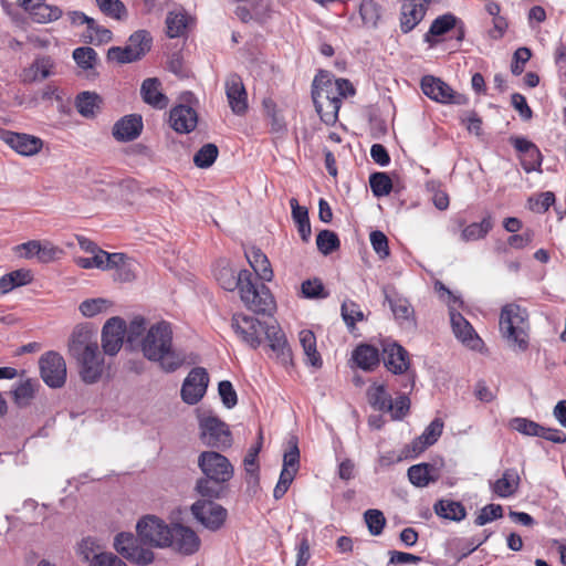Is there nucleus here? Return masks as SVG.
Returning <instances> with one entry per match:
<instances>
[{
  "instance_id": "obj_40",
  "label": "nucleus",
  "mask_w": 566,
  "mask_h": 566,
  "mask_svg": "<svg viewBox=\"0 0 566 566\" xmlns=\"http://www.w3.org/2000/svg\"><path fill=\"white\" fill-rule=\"evenodd\" d=\"M300 343L306 356V363L315 368L322 366V358L316 349V337L312 331L303 329L298 334Z\"/></svg>"
},
{
  "instance_id": "obj_50",
  "label": "nucleus",
  "mask_w": 566,
  "mask_h": 566,
  "mask_svg": "<svg viewBox=\"0 0 566 566\" xmlns=\"http://www.w3.org/2000/svg\"><path fill=\"white\" fill-rule=\"evenodd\" d=\"M146 331V321L144 317L137 316L134 317L128 326L126 325V344L132 349L139 348V342L145 336Z\"/></svg>"
},
{
  "instance_id": "obj_33",
  "label": "nucleus",
  "mask_w": 566,
  "mask_h": 566,
  "mask_svg": "<svg viewBox=\"0 0 566 566\" xmlns=\"http://www.w3.org/2000/svg\"><path fill=\"white\" fill-rule=\"evenodd\" d=\"M245 256L255 274L263 281H271L273 271L266 255L256 248L250 249L245 252Z\"/></svg>"
},
{
  "instance_id": "obj_5",
  "label": "nucleus",
  "mask_w": 566,
  "mask_h": 566,
  "mask_svg": "<svg viewBox=\"0 0 566 566\" xmlns=\"http://www.w3.org/2000/svg\"><path fill=\"white\" fill-rule=\"evenodd\" d=\"M239 293L247 308L256 314L272 315L275 310L270 289L263 283L255 284L253 273L249 270H243V285Z\"/></svg>"
},
{
  "instance_id": "obj_30",
  "label": "nucleus",
  "mask_w": 566,
  "mask_h": 566,
  "mask_svg": "<svg viewBox=\"0 0 566 566\" xmlns=\"http://www.w3.org/2000/svg\"><path fill=\"white\" fill-rule=\"evenodd\" d=\"M520 475L515 469H506L502 476L492 484V491L500 497L514 495L520 486Z\"/></svg>"
},
{
  "instance_id": "obj_52",
  "label": "nucleus",
  "mask_w": 566,
  "mask_h": 566,
  "mask_svg": "<svg viewBox=\"0 0 566 566\" xmlns=\"http://www.w3.org/2000/svg\"><path fill=\"white\" fill-rule=\"evenodd\" d=\"M96 4L101 12L111 19L120 21L127 15L126 8L119 0H96Z\"/></svg>"
},
{
  "instance_id": "obj_59",
  "label": "nucleus",
  "mask_w": 566,
  "mask_h": 566,
  "mask_svg": "<svg viewBox=\"0 0 566 566\" xmlns=\"http://www.w3.org/2000/svg\"><path fill=\"white\" fill-rule=\"evenodd\" d=\"M386 301L389 302L390 308L398 321H410L413 315V308L406 298H390L386 295Z\"/></svg>"
},
{
  "instance_id": "obj_45",
  "label": "nucleus",
  "mask_w": 566,
  "mask_h": 566,
  "mask_svg": "<svg viewBox=\"0 0 566 566\" xmlns=\"http://www.w3.org/2000/svg\"><path fill=\"white\" fill-rule=\"evenodd\" d=\"M101 97L96 93L82 92L76 97V109L84 117H94L99 108Z\"/></svg>"
},
{
  "instance_id": "obj_27",
  "label": "nucleus",
  "mask_w": 566,
  "mask_h": 566,
  "mask_svg": "<svg viewBox=\"0 0 566 566\" xmlns=\"http://www.w3.org/2000/svg\"><path fill=\"white\" fill-rule=\"evenodd\" d=\"M140 94L145 103L163 109L168 105V97L161 92V83L156 77L146 78L140 87Z\"/></svg>"
},
{
  "instance_id": "obj_64",
  "label": "nucleus",
  "mask_w": 566,
  "mask_h": 566,
  "mask_svg": "<svg viewBox=\"0 0 566 566\" xmlns=\"http://www.w3.org/2000/svg\"><path fill=\"white\" fill-rule=\"evenodd\" d=\"M301 290L303 296L306 298H325L328 296L322 281L318 279L304 281L301 285Z\"/></svg>"
},
{
  "instance_id": "obj_44",
  "label": "nucleus",
  "mask_w": 566,
  "mask_h": 566,
  "mask_svg": "<svg viewBox=\"0 0 566 566\" xmlns=\"http://www.w3.org/2000/svg\"><path fill=\"white\" fill-rule=\"evenodd\" d=\"M459 19L452 13H446L443 15L438 17L431 23V27L428 33L424 35V40L428 43H431V36H439L446 34L451 29L458 25Z\"/></svg>"
},
{
  "instance_id": "obj_9",
  "label": "nucleus",
  "mask_w": 566,
  "mask_h": 566,
  "mask_svg": "<svg viewBox=\"0 0 566 566\" xmlns=\"http://www.w3.org/2000/svg\"><path fill=\"white\" fill-rule=\"evenodd\" d=\"M40 375L50 388H61L66 381V364L56 352H48L39 359Z\"/></svg>"
},
{
  "instance_id": "obj_53",
  "label": "nucleus",
  "mask_w": 566,
  "mask_h": 566,
  "mask_svg": "<svg viewBox=\"0 0 566 566\" xmlns=\"http://www.w3.org/2000/svg\"><path fill=\"white\" fill-rule=\"evenodd\" d=\"M219 155L217 145L209 143L203 145L193 156V164L198 168H209Z\"/></svg>"
},
{
  "instance_id": "obj_47",
  "label": "nucleus",
  "mask_w": 566,
  "mask_h": 566,
  "mask_svg": "<svg viewBox=\"0 0 566 566\" xmlns=\"http://www.w3.org/2000/svg\"><path fill=\"white\" fill-rule=\"evenodd\" d=\"M189 17L184 11H170L166 18L167 35L171 39L181 36L188 25Z\"/></svg>"
},
{
  "instance_id": "obj_61",
  "label": "nucleus",
  "mask_w": 566,
  "mask_h": 566,
  "mask_svg": "<svg viewBox=\"0 0 566 566\" xmlns=\"http://www.w3.org/2000/svg\"><path fill=\"white\" fill-rule=\"evenodd\" d=\"M364 517L370 534L375 536L380 535L386 524L382 512L370 509L365 512Z\"/></svg>"
},
{
  "instance_id": "obj_60",
  "label": "nucleus",
  "mask_w": 566,
  "mask_h": 566,
  "mask_svg": "<svg viewBox=\"0 0 566 566\" xmlns=\"http://www.w3.org/2000/svg\"><path fill=\"white\" fill-rule=\"evenodd\" d=\"M73 59L80 67L88 70L94 67L97 53L90 46H81L73 51Z\"/></svg>"
},
{
  "instance_id": "obj_4",
  "label": "nucleus",
  "mask_w": 566,
  "mask_h": 566,
  "mask_svg": "<svg viewBox=\"0 0 566 566\" xmlns=\"http://www.w3.org/2000/svg\"><path fill=\"white\" fill-rule=\"evenodd\" d=\"M500 333L514 352L528 348L530 322L526 308L515 303L506 304L500 314Z\"/></svg>"
},
{
  "instance_id": "obj_18",
  "label": "nucleus",
  "mask_w": 566,
  "mask_h": 566,
  "mask_svg": "<svg viewBox=\"0 0 566 566\" xmlns=\"http://www.w3.org/2000/svg\"><path fill=\"white\" fill-rule=\"evenodd\" d=\"M264 335L269 342V347L273 357L282 365L292 363V350L287 345L284 333L274 325L266 326Z\"/></svg>"
},
{
  "instance_id": "obj_49",
  "label": "nucleus",
  "mask_w": 566,
  "mask_h": 566,
  "mask_svg": "<svg viewBox=\"0 0 566 566\" xmlns=\"http://www.w3.org/2000/svg\"><path fill=\"white\" fill-rule=\"evenodd\" d=\"M115 259H119V256L112 255V253H108L106 251H97L96 254H93L92 258H77L75 260L76 264L82 269H101V270H108L109 262L114 263Z\"/></svg>"
},
{
  "instance_id": "obj_15",
  "label": "nucleus",
  "mask_w": 566,
  "mask_h": 566,
  "mask_svg": "<svg viewBox=\"0 0 566 566\" xmlns=\"http://www.w3.org/2000/svg\"><path fill=\"white\" fill-rule=\"evenodd\" d=\"M421 90L426 96L439 103H463V96L455 94L453 90L438 77L426 75L421 80Z\"/></svg>"
},
{
  "instance_id": "obj_51",
  "label": "nucleus",
  "mask_w": 566,
  "mask_h": 566,
  "mask_svg": "<svg viewBox=\"0 0 566 566\" xmlns=\"http://www.w3.org/2000/svg\"><path fill=\"white\" fill-rule=\"evenodd\" d=\"M433 467L428 463H420L408 469V479L410 483L418 488H424L436 479L431 475Z\"/></svg>"
},
{
  "instance_id": "obj_39",
  "label": "nucleus",
  "mask_w": 566,
  "mask_h": 566,
  "mask_svg": "<svg viewBox=\"0 0 566 566\" xmlns=\"http://www.w3.org/2000/svg\"><path fill=\"white\" fill-rule=\"evenodd\" d=\"M290 206L292 209V218L297 226L298 233L302 240L307 242L312 234L307 208L300 206L295 198L290 199Z\"/></svg>"
},
{
  "instance_id": "obj_21",
  "label": "nucleus",
  "mask_w": 566,
  "mask_h": 566,
  "mask_svg": "<svg viewBox=\"0 0 566 566\" xmlns=\"http://www.w3.org/2000/svg\"><path fill=\"white\" fill-rule=\"evenodd\" d=\"M76 361L80 365V375L84 382L94 384L101 378L103 373V358L98 353V348L76 358Z\"/></svg>"
},
{
  "instance_id": "obj_12",
  "label": "nucleus",
  "mask_w": 566,
  "mask_h": 566,
  "mask_svg": "<svg viewBox=\"0 0 566 566\" xmlns=\"http://www.w3.org/2000/svg\"><path fill=\"white\" fill-rule=\"evenodd\" d=\"M231 326L242 340L252 348H258L261 345V335L266 329V326L259 319L243 314H234Z\"/></svg>"
},
{
  "instance_id": "obj_43",
  "label": "nucleus",
  "mask_w": 566,
  "mask_h": 566,
  "mask_svg": "<svg viewBox=\"0 0 566 566\" xmlns=\"http://www.w3.org/2000/svg\"><path fill=\"white\" fill-rule=\"evenodd\" d=\"M367 399L369 405L378 411L392 409V400L384 385H373L367 390Z\"/></svg>"
},
{
  "instance_id": "obj_25",
  "label": "nucleus",
  "mask_w": 566,
  "mask_h": 566,
  "mask_svg": "<svg viewBox=\"0 0 566 566\" xmlns=\"http://www.w3.org/2000/svg\"><path fill=\"white\" fill-rule=\"evenodd\" d=\"M97 347L93 334L83 327H76L69 340V353L75 359L93 349H97Z\"/></svg>"
},
{
  "instance_id": "obj_3",
  "label": "nucleus",
  "mask_w": 566,
  "mask_h": 566,
  "mask_svg": "<svg viewBox=\"0 0 566 566\" xmlns=\"http://www.w3.org/2000/svg\"><path fill=\"white\" fill-rule=\"evenodd\" d=\"M355 88L345 78H333L321 72L313 81L312 97L315 109L326 125H334L338 118L342 98L354 95Z\"/></svg>"
},
{
  "instance_id": "obj_7",
  "label": "nucleus",
  "mask_w": 566,
  "mask_h": 566,
  "mask_svg": "<svg viewBox=\"0 0 566 566\" xmlns=\"http://www.w3.org/2000/svg\"><path fill=\"white\" fill-rule=\"evenodd\" d=\"M199 429L201 441L210 448L227 449L231 446V432L226 422L216 416H200Z\"/></svg>"
},
{
  "instance_id": "obj_11",
  "label": "nucleus",
  "mask_w": 566,
  "mask_h": 566,
  "mask_svg": "<svg viewBox=\"0 0 566 566\" xmlns=\"http://www.w3.org/2000/svg\"><path fill=\"white\" fill-rule=\"evenodd\" d=\"M198 467L205 478L230 481L234 474L231 462L223 454L216 451H203L198 457Z\"/></svg>"
},
{
  "instance_id": "obj_62",
  "label": "nucleus",
  "mask_w": 566,
  "mask_h": 566,
  "mask_svg": "<svg viewBox=\"0 0 566 566\" xmlns=\"http://www.w3.org/2000/svg\"><path fill=\"white\" fill-rule=\"evenodd\" d=\"M503 516V507L500 504H488L483 506L474 520L475 525L483 526Z\"/></svg>"
},
{
  "instance_id": "obj_36",
  "label": "nucleus",
  "mask_w": 566,
  "mask_h": 566,
  "mask_svg": "<svg viewBox=\"0 0 566 566\" xmlns=\"http://www.w3.org/2000/svg\"><path fill=\"white\" fill-rule=\"evenodd\" d=\"M33 275L30 270L19 269L0 277V294H7L13 289L31 283Z\"/></svg>"
},
{
  "instance_id": "obj_38",
  "label": "nucleus",
  "mask_w": 566,
  "mask_h": 566,
  "mask_svg": "<svg viewBox=\"0 0 566 566\" xmlns=\"http://www.w3.org/2000/svg\"><path fill=\"white\" fill-rule=\"evenodd\" d=\"M216 280L227 291L241 290L243 285V270L235 273L229 265H222L214 272Z\"/></svg>"
},
{
  "instance_id": "obj_24",
  "label": "nucleus",
  "mask_w": 566,
  "mask_h": 566,
  "mask_svg": "<svg viewBox=\"0 0 566 566\" xmlns=\"http://www.w3.org/2000/svg\"><path fill=\"white\" fill-rule=\"evenodd\" d=\"M143 130V118L138 114L126 115L113 127V136L118 142L136 139Z\"/></svg>"
},
{
  "instance_id": "obj_32",
  "label": "nucleus",
  "mask_w": 566,
  "mask_h": 566,
  "mask_svg": "<svg viewBox=\"0 0 566 566\" xmlns=\"http://www.w3.org/2000/svg\"><path fill=\"white\" fill-rule=\"evenodd\" d=\"M352 357L357 366L366 371H371L379 365L378 349L371 345L357 346Z\"/></svg>"
},
{
  "instance_id": "obj_63",
  "label": "nucleus",
  "mask_w": 566,
  "mask_h": 566,
  "mask_svg": "<svg viewBox=\"0 0 566 566\" xmlns=\"http://www.w3.org/2000/svg\"><path fill=\"white\" fill-rule=\"evenodd\" d=\"M342 316L349 328H354L356 322H360L364 319V314L360 311L359 306L352 301H345L342 304Z\"/></svg>"
},
{
  "instance_id": "obj_35",
  "label": "nucleus",
  "mask_w": 566,
  "mask_h": 566,
  "mask_svg": "<svg viewBox=\"0 0 566 566\" xmlns=\"http://www.w3.org/2000/svg\"><path fill=\"white\" fill-rule=\"evenodd\" d=\"M55 63L50 56L38 57L30 66L29 70L24 71L23 81L33 82L36 80H45L46 77L54 74Z\"/></svg>"
},
{
  "instance_id": "obj_26",
  "label": "nucleus",
  "mask_w": 566,
  "mask_h": 566,
  "mask_svg": "<svg viewBox=\"0 0 566 566\" xmlns=\"http://www.w3.org/2000/svg\"><path fill=\"white\" fill-rule=\"evenodd\" d=\"M442 430L443 421L440 418L433 419L422 434L411 442L410 448L413 455L420 454L428 447L434 444L442 434Z\"/></svg>"
},
{
  "instance_id": "obj_16",
  "label": "nucleus",
  "mask_w": 566,
  "mask_h": 566,
  "mask_svg": "<svg viewBox=\"0 0 566 566\" xmlns=\"http://www.w3.org/2000/svg\"><path fill=\"white\" fill-rule=\"evenodd\" d=\"M224 87L231 111L235 115H244L248 111V93L241 76L235 73L228 75Z\"/></svg>"
},
{
  "instance_id": "obj_28",
  "label": "nucleus",
  "mask_w": 566,
  "mask_h": 566,
  "mask_svg": "<svg viewBox=\"0 0 566 566\" xmlns=\"http://www.w3.org/2000/svg\"><path fill=\"white\" fill-rule=\"evenodd\" d=\"M228 482L202 476L197 480L196 491L201 496L200 500L214 501L226 495Z\"/></svg>"
},
{
  "instance_id": "obj_2",
  "label": "nucleus",
  "mask_w": 566,
  "mask_h": 566,
  "mask_svg": "<svg viewBox=\"0 0 566 566\" xmlns=\"http://www.w3.org/2000/svg\"><path fill=\"white\" fill-rule=\"evenodd\" d=\"M144 357L158 363L166 373H172L181 367L186 356L172 346V329L169 323L158 322L151 325L139 342Z\"/></svg>"
},
{
  "instance_id": "obj_8",
  "label": "nucleus",
  "mask_w": 566,
  "mask_h": 566,
  "mask_svg": "<svg viewBox=\"0 0 566 566\" xmlns=\"http://www.w3.org/2000/svg\"><path fill=\"white\" fill-rule=\"evenodd\" d=\"M300 468V450L297 439L292 437L289 441V449L283 455V468L279 481L273 490L275 500L282 499L292 484Z\"/></svg>"
},
{
  "instance_id": "obj_42",
  "label": "nucleus",
  "mask_w": 566,
  "mask_h": 566,
  "mask_svg": "<svg viewBox=\"0 0 566 566\" xmlns=\"http://www.w3.org/2000/svg\"><path fill=\"white\" fill-rule=\"evenodd\" d=\"M514 147L521 151L526 154L530 157V164L524 163V169L526 171L536 170L542 165V155L538 148L531 142L524 138H516L514 142Z\"/></svg>"
},
{
  "instance_id": "obj_23",
  "label": "nucleus",
  "mask_w": 566,
  "mask_h": 566,
  "mask_svg": "<svg viewBox=\"0 0 566 566\" xmlns=\"http://www.w3.org/2000/svg\"><path fill=\"white\" fill-rule=\"evenodd\" d=\"M430 0H406L401 6L400 27L407 33L411 31L424 17Z\"/></svg>"
},
{
  "instance_id": "obj_37",
  "label": "nucleus",
  "mask_w": 566,
  "mask_h": 566,
  "mask_svg": "<svg viewBox=\"0 0 566 566\" xmlns=\"http://www.w3.org/2000/svg\"><path fill=\"white\" fill-rule=\"evenodd\" d=\"M434 513L446 520L460 522L465 518V507L457 501L440 500L433 505Z\"/></svg>"
},
{
  "instance_id": "obj_31",
  "label": "nucleus",
  "mask_w": 566,
  "mask_h": 566,
  "mask_svg": "<svg viewBox=\"0 0 566 566\" xmlns=\"http://www.w3.org/2000/svg\"><path fill=\"white\" fill-rule=\"evenodd\" d=\"M75 552L83 563H86L87 566H92L95 564L97 557H99V555L105 551H103L97 538L86 536L76 544Z\"/></svg>"
},
{
  "instance_id": "obj_55",
  "label": "nucleus",
  "mask_w": 566,
  "mask_h": 566,
  "mask_svg": "<svg viewBox=\"0 0 566 566\" xmlns=\"http://www.w3.org/2000/svg\"><path fill=\"white\" fill-rule=\"evenodd\" d=\"M369 185L376 197H384L390 193L392 181L386 172H374L369 177Z\"/></svg>"
},
{
  "instance_id": "obj_34",
  "label": "nucleus",
  "mask_w": 566,
  "mask_h": 566,
  "mask_svg": "<svg viewBox=\"0 0 566 566\" xmlns=\"http://www.w3.org/2000/svg\"><path fill=\"white\" fill-rule=\"evenodd\" d=\"M260 449L261 442L254 448H251L243 460L245 470V482L248 484L249 490H252L253 493L258 491L260 485L259 464L256 460Z\"/></svg>"
},
{
  "instance_id": "obj_54",
  "label": "nucleus",
  "mask_w": 566,
  "mask_h": 566,
  "mask_svg": "<svg viewBox=\"0 0 566 566\" xmlns=\"http://www.w3.org/2000/svg\"><path fill=\"white\" fill-rule=\"evenodd\" d=\"M316 245L321 253L328 255L339 248L340 242L334 231L322 230L316 237Z\"/></svg>"
},
{
  "instance_id": "obj_1",
  "label": "nucleus",
  "mask_w": 566,
  "mask_h": 566,
  "mask_svg": "<svg viewBox=\"0 0 566 566\" xmlns=\"http://www.w3.org/2000/svg\"><path fill=\"white\" fill-rule=\"evenodd\" d=\"M136 533L137 536L127 532L118 533L113 546L128 562L147 566L155 560V553L150 547L165 548L169 523L156 515H145L137 522Z\"/></svg>"
},
{
  "instance_id": "obj_10",
  "label": "nucleus",
  "mask_w": 566,
  "mask_h": 566,
  "mask_svg": "<svg viewBox=\"0 0 566 566\" xmlns=\"http://www.w3.org/2000/svg\"><path fill=\"white\" fill-rule=\"evenodd\" d=\"M190 511L202 526L213 532L220 530L228 517V511L214 501L198 500Z\"/></svg>"
},
{
  "instance_id": "obj_48",
  "label": "nucleus",
  "mask_w": 566,
  "mask_h": 566,
  "mask_svg": "<svg viewBox=\"0 0 566 566\" xmlns=\"http://www.w3.org/2000/svg\"><path fill=\"white\" fill-rule=\"evenodd\" d=\"M492 227V219L488 216L481 222H473L465 227L461 232V239L465 242L483 239Z\"/></svg>"
},
{
  "instance_id": "obj_17",
  "label": "nucleus",
  "mask_w": 566,
  "mask_h": 566,
  "mask_svg": "<svg viewBox=\"0 0 566 566\" xmlns=\"http://www.w3.org/2000/svg\"><path fill=\"white\" fill-rule=\"evenodd\" d=\"M3 142L22 156H34L41 151L43 140L33 135L6 130L2 133Z\"/></svg>"
},
{
  "instance_id": "obj_57",
  "label": "nucleus",
  "mask_w": 566,
  "mask_h": 566,
  "mask_svg": "<svg viewBox=\"0 0 566 566\" xmlns=\"http://www.w3.org/2000/svg\"><path fill=\"white\" fill-rule=\"evenodd\" d=\"M35 386L36 381L31 379L20 382L12 392L15 403L20 407L27 406L34 396Z\"/></svg>"
},
{
  "instance_id": "obj_46",
  "label": "nucleus",
  "mask_w": 566,
  "mask_h": 566,
  "mask_svg": "<svg viewBox=\"0 0 566 566\" xmlns=\"http://www.w3.org/2000/svg\"><path fill=\"white\" fill-rule=\"evenodd\" d=\"M359 15L366 28H376L381 18V7L375 0H363L359 4Z\"/></svg>"
},
{
  "instance_id": "obj_20",
  "label": "nucleus",
  "mask_w": 566,
  "mask_h": 566,
  "mask_svg": "<svg viewBox=\"0 0 566 566\" xmlns=\"http://www.w3.org/2000/svg\"><path fill=\"white\" fill-rule=\"evenodd\" d=\"M450 321L455 337L467 347L478 349L482 339L474 332L471 324L458 312L450 311Z\"/></svg>"
},
{
  "instance_id": "obj_14",
  "label": "nucleus",
  "mask_w": 566,
  "mask_h": 566,
  "mask_svg": "<svg viewBox=\"0 0 566 566\" xmlns=\"http://www.w3.org/2000/svg\"><path fill=\"white\" fill-rule=\"evenodd\" d=\"M126 332V323L123 318L115 316L109 318L102 331V347L104 353L114 356L123 346Z\"/></svg>"
},
{
  "instance_id": "obj_22",
  "label": "nucleus",
  "mask_w": 566,
  "mask_h": 566,
  "mask_svg": "<svg viewBox=\"0 0 566 566\" xmlns=\"http://www.w3.org/2000/svg\"><path fill=\"white\" fill-rule=\"evenodd\" d=\"M384 363L387 369L394 374H403L409 368L408 352L397 343L384 345Z\"/></svg>"
},
{
  "instance_id": "obj_56",
  "label": "nucleus",
  "mask_w": 566,
  "mask_h": 566,
  "mask_svg": "<svg viewBox=\"0 0 566 566\" xmlns=\"http://www.w3.org/2000/svg\"><path fill=\"white\" fill-rule=\"evenodd\" d=\"M127 45L142 59L150 50L151 36L147 31L138 30L129 36Z\"/></svg>"
},
{
  "instance_id": "obj_29",
  "label": "nucleus",
  "mask_w": 566,
  "mask_h": 566,
  "mask_svg": "<svg viewBox=\"0 0 566 566\" xmlns=\"http://www.w3.org/2000/svg\"><path fill=\"white\" fill-rule=\"evenodd\" d=\"M112 255L119 256L115 259L114 263L109 262L108 270H115L114 280L118 282H132L136 279L138 263L125 255L124 253H112Z\"/></svg>"
},
{
  "instance_id": "obj_58",
  "label": "nucleus",
  "mask_w": 566,
  "mask_h": 566,
  "mask_svg": "<svg viewBox=\"0 0 566 566\" xmlns=\"http://www.w3.org/2000/svg\"><path fill=\"white\" fill-rule=\"evenodd\" d=\"M510 426L517 432L528 437H539L542 431V424L527 418H513L510 422Z\"/></svg>"
},
{
  "instance_id": "obj_19",
  "label": "nucleus",
  "mask_w": 566,
  "mask_h": 566,
  "mask_svg": "<svg viewBox=\"0 0 566 566\" xmlns=\"http://www.w3.org/2000/svg\"><path fill=\"white\" fill-rule=\"evenodd\" d=\"M169 123L179 134L191 133L198 124L197 112L188 105H177L170 109Z\"/></svg>"
},
{
  "instance_id": "obj_41",
  "label": "nucleus",
  "mask_w": 566,
  "mask_h": 566,
  "mask_svg": "<svg viewBox=\"0 0 566 566\" xmlns=\"http://www.w3.org/2000/svg\"><path fill=\"white\" fill-rule=\"evenodd\" d=\"M28 11L33 21L38 23H49L57 20L62 15V10L54 6H49L42 1L36 2L34 6H29Z\"/></svg>"
},
{
  "instance_id": "obj_6",
  "label": "nucleus",
  "mask_w": 566,
  "mask_h": 566,
  "mask_svg": "<svg viewBox=\"0 0 566 566\" xmlns=\"http://www.w3.org/2000/svg\"><path fill=\"white\" fill-rule=\"evenodd\" d=\"M200 547L201 539L195 530L180 522L171 521L169 523V534L165 548L181 556H192L199 552Z\"/></svg>"
},
{
  "instance_id": "obj_13",
  "label": "nucleus",
  "mask_w": 566,
  "mask_h": 566,
  "mask_svg": "<svg viewBox=\"0 0 566 566\" xmlns=\"http://www.w3.org/2000/svg\"><path fill=\"white\" fill-rule=\"evenodd\" d=\"M209 376L205 368H193L181 387V398L186 403H197L206 394Z\"/></svg>"
}]
</instances>
